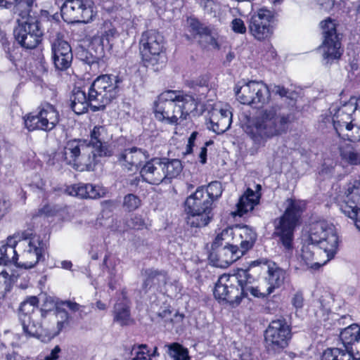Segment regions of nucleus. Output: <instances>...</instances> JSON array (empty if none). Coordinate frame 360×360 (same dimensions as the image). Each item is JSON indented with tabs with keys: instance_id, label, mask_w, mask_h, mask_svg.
<instances>
[{
	"instance_id": "20e7f679",
	"label": "nucleus",
	"mask_w": 360,
	"mask_h": 360,
	"mask_svg": "<svg viewBox=\"0 0 360 360\" xmlns=\"http://www.w3.org/2000/svg\"><path fill=\"white\" fill-rule=\"evenodd\" d=\"M193 96L180 91L168 90L160 94L154 103L155 118L163 123L177 125L197 110Z\"/></svg>"
},
{
	"instance_id": "bb28decb",
	"label": "nucleus",
	"mask_w": 360,
	"mask_h": 360,
	"mask_svg": "<svg viewBox=\"0 0 360 360\" xmlns=\"http://www.w3.org/2000/svg\"><path fill=\"white\" fill-rule=\"evenodd\" d=\"M66 193L81 199H96L104 196L106 191L103 187L91 184H77L66 188Z\"/></svg>"
},
{
	"instance_id": "5fc2aeb1",
	"label": "nucleus",
	"mask_w": 360,
	"mask_h": 360,
	"mask_svg": "<svg viewBox=\"0 0 360 360\" xmlns=\"http://www.w3.org/2000/svg\"><path fill=\"white\" fill-rule=\"evenodd\" d=\"M231 27L234 32L239 34H245L246 32V27L243 20L240 18H235L231 22Z\"/></svg>"
},
{
	"instance_id": "dca6fc26",
	"label": "nucleus",
	"mask_w": 360,
	"mask_h": 360,
	"mask_svg": "<svg viewBox=\"0 0 360 360\" xmlns=\"http://www.w3.org/2000/svg\"><path fill=\"white\" fill-rule=\"evenodd\" d=\"M237 99L245 105L256 107L267 103L270 99L268 86L262 82L250 81L236 91Z\"/></svg>"
},
{
	"instance_id": "a211bd4d",
	"label": "nucleus",
	"mask_w": 360,
	"mask_h": 360,
	"mask_svg": "<svg viewBox=\"0 0 360 360\" xmlns=\"http://www.w3.org/2000/svg\"><path fill=\"white\" fill-rule=\"evenodd\" d=\"M274 13L264 8L259 9L251 15L249 21V30L251 34L257 40L262 41L269 38L273 34L271 21Z\"/></svg>"
},
{
	"instance_id": "b1692460",
	"label": "nucleus",
	"mask_w": 360,
	"mask_h": 360,
	"mask_svg": "<svg viewBox=\"0 0 360 360\" xmlns=\"http://www.w3.org/2000/svg\"><path fill=\"white\" fill-rule=\"evenodd\" d=\"M234 244L239 247L243 254L250 250L257 240L255 231L247 225H237L231 229Z\"/></svg>"
},
{
	"instance_id": "0eeeda50",
	"label": "nucleus",
	"mask_w": 360,
	"mask_h": 360,
	"mask_svg": "<svg viewBox=\"0 0 360 360\" xmlns=\"http://www.w3.org/2000/svg\"><path fill=\"white\" fill-rule=\"evenodd\" d=\"M34 7L25 16L18 15L17 25L13 30L14 38L18 44L25 49H34L41 41L44 30L40 18L32 13Z\"/></svg>"
},
{
	"instance_id": "c9c22d12",
	"label": "nucleus",
	"mask_w": 360,
	"mask_h": 360,
	"mask_svg": "<svg viewBox=\"0 0 360 360\" xmlns=\"http://www.w3.org/2000/svg\"><path fill=\"white\" fill-rule=\"evenodd\" d=\"M321 360H360L353 351L349 352L342 348H328L322 355Z\"/></svg>"
},
{
	"instance_id": "a19ab883",
	"label": "nucleus",
	"mask_w": 360,
	"mask_h": 360,
	"mask_svg": "<svg viewBox=\"0 0 360 360\" xmlns=\"http://www.w3.org/2000/svg\"><path fill=\"white\" fill-rule=\"evenodd\" d=\"M189 27L191 31L200 37H204L206 34L210 33V29L212 26H207L201 23L198 20L195 18H191L189 20Z\"/></svg>"
},
{
	"instance_id": "f3484780",
	"label": "nucleus",
	"mask_w": 360,
	"mask_h": 360,
	"mask_svg": "<svg viewBox=\"0 0 360 360\" xmlns=\"http://www.w3.org/2000/svg\"><path fill=\"white\" fill-rule=\"evenodd\" d=\"M112 135L109 134L105 126H95L90 131V140L87 145L90 146L91 153L98 162V158L111 157L114 153L113 146L109 143Z\"/></svg>"
},
{
	"instance_id": "09e8293b",
	"label": "nucleus",
	"mask_w": 360,
	"mask_h": 360,
	"mask_svg": "<svg viewBox=\"0 0 360 360\" xmlns=\"http://www.w3.org/2000/svg\"><path fill=\"white\" fill-rule=\"evenodd\" d=\"M204 37L206 38L207 42L214 49H219L220 45L218 42L219 34L217 30L214 27L210 29V33L206 34Z\"/></svg>"
},
{
	"instance_id": "79ce46f5",
	"label": "nucleus",
	"mask_w": 360,
	"mask_h": 360,
	"mask_svg": "<svg viewBox=\"0 0 360 360\" xmlns=\"http://www.w3.org/2000/svg\"><path fill=\"white\" fill-rule=\"evenodd\" d=\"M217 116H213L211 119L212 130L218 134H223L230 128L232 122L226 118L224 120L219 117L217 120Z\"/></svg>"
},
{
	"instance_id": "680f3d73",
	"label": "nucleus",
	"mask_w": 360,
	"mask_h": 360,
	"mask_svg": "<svg viewBox=\"0 0 360 360\" xmlns=\"http://www.w3.org/2000/svg\"><path fill=\"white\" fill-rule=\"evenodd\" d=\"M102 207L103 210L112 212L118 207V202L114 200H105L102 202Z\"/></svg>"
},
{
	"instance_id": "473e14b6",
	"label": "nucleus",
	"mask_w": 360,
	"mask_h": 360,
	"mask_svg": "<svg viewBox=\"0 0 360 360\" xmlns=\"http://www.w3.org/2000/svg\"><path fill=\"white\" fill-rule=\"evenodd\" d=\"M71 108L77 115H81L88 110L91 107L89 99V89L88 90V96L84 91L80 89H75L70 98Z\"/></svg>"
},
{
	"instance_id": "e433bc0d",
	"label": "nucleus",
	"mask_w": 360,
	"mask_h": 360,
	"mask_svg": "<svg viewBox=\"0 0 360 360\" xmlns=\"http://www.w3.org/2000/svg\"><path fill=\"white\" fill-rule=\"evenodd\" d=\"M342 160L349 165H360V148L347 144L340 148Z\"/></svg>"
},
{
	"instance_id": "423d86ee",
	"label": "nucleus",
	"mask_w": 360,
	"mask_h": 360,
	"mask_svg": "<svg viewBox=\"0 0 360 360\" xmlns=\"http://www.w3.org/2000/svg\"><path fill=\"white\" fill-rule=\"evenodd\" d=\"M121 78L114 75L98 76L89 87V99L93 111L103 110L115 99L120 91Z\"/></svg>"
},
{
	"instance_id": "39448f33",
	"label": "nucleus",
	"mask_w": 360,
	"mask_h": 360,
	"mask_svg": "<svg viewBox=\"0 0 360 360\" xmlns=\"http://www.w3.org/2000/svg\"><path fill=\"white\" fill-rule=\"evenodd\" d=\"M285 205L283 214L274 220V235L278 238V242L285 250L291 251L293 248L295 229L299 224L306 204L302 200L288 198Z\"/></svg>"
},
{
	"instance_id": "9b49d317",
	"label": "nucleus",
	"mask_w": 360,
	"mask_h": 360,
	"mask_svg": "<svg viewBox=\"0 0 360 360\" xmlns=\"http://www.w3.org/2000/svg\"><path fill=\"white\" fill-rule=\"evenodd\" d=\"M264 346L269 353H279L288 346L292 338L291 326L285 319L272 320L264 333Z\"/></svg>"
},
{
	"instance_id": "0e129e2a",
	"label": "nucleus",
	"mask_w": 360,
	"mask_h": 360,
	"mask_svg": "<svg viewBox=\"0 0 360 360\" xmlns=\"http://www.w3.org/2000/svg\"><path fill=\"white\" fill-rule=\"evenodd\" d=\"M219 117L225 120L226 118L229 120L230 122H232V113L228 109H221L219 111Z\"/></svg>"
},
{
	"instance_id": "f8f14e48",
	"label": "nucleus",
	"mask_w": 360,
	"mask_h": 360,
	"mask_svg": "<svg viewBox=\"0 0 360 360\" xmlns=\"http://www.w3.org/2000/svg\"><path fill=\"white\" fill-rule=\"evenodd\" d=\"M64 161L77 167H84L88 170L93 169L97 164L96 158L91 153L90 146L86 139H72L68 141L62 153Z\"/></svg>"
},
{
	"instance_id": "37998d69",
	"label": "nucleus",
	"mask_w": 360,
	"mask_h": 360,
	"mask_svg": "<svg viewBox=\"0 0 360 360\" xmlns=\"http://www.w3.org/2000/svg\"><path fill=\"white\" fill-rule=\"evenodd\" d=\"M141 205V200L139 196L129 193L124 197L123 207L128 212L134 211Z\"/></svg>"
},
{
	"instance_id": "3c124183",
	"label": "nucleus",
	"mask_w": 360,
	"mask_h": 360,
	"mask_svg": "<svg viewBox=\"0 0 360 360\" xmlns=\"http://www.w3.org/2000/svg\"><path fill=\"white\" fill-rule=\"evenodd\" d=\"M0 41L2 43V45L4 46L6 57L11 62H14V56L11 53V47L10 46V44L8 42L5 32L1 29H0Z\"/></svg>"
},
{
	"instance_id": "6ab92c4d",
	"label": "nucleus",
	"mask_w": 360,
	"mask_h": 360,
	"mask_svg": "<svg viewBox=\"0 0 360 360\" xmlns=\"http://www.w3.org/2000/svg\"><path fill=\"white\" fill-rule=\"evenodd\" d=\"M340 209L354 220L355 226L360 231V181H354L352 186H349L343 201L340 203Z\"/></svg>"
},
{
	"instance_id": "de8ad7c7",
	"label": "nucleus",
	"mask_w": 360,
	"mask_h": 360,
	"mask_svg": "<svg viewBox=\"0 0 360 360\" xmlns=\"http://www.w3.org/2000/svg\"><path fill=\"white\" fill-rule=\"evenodd\" d=\"M38 304V299L33 296L29 297L27 300L23 301L19 307L18 310L25 311L26 313L34 312L35 307Z\"/></svg>"
},
{
	"instance_id": "6e6d98bb",
	"label": "nucleus",
	"mask_w": 360,
	"mask_h": 360,
	"mask_svg": "<svg viewBox=\"0 0 360 360\" xmlns=\"http://www.w3.org/2000/svg\"><path fill=\"white\" fill-rule=\"evenodd\" d=\"M272 92L276 95H278L281 98L286 97L290 98L291 93L290 91L281 85H274L271 89Z\"/></svg>"
},
{
	"instance_id": "49530a36",
	"label": "nucleus",
	"mask_w": 360,
	"mask_h": 360,
	"mask_svg": "<svg viewBox=\"0 0 360 360\" xmlns=\"http://www.w3.org/2000/svg\"><path fill=\"white\" fill-rule=\"evenodd\" d=\"M234 360H255L248 347L236 348L233 351Z\"/></svg>"
},
{
	"instance_id": "ea45409f",
	"label": "nucleus",
	"mask_w": 360,
	"mask_h": 360,
	"mask_svg": "<svg viewBox=\"0 0 360 360\" xmlns=\"http://www.w3.org/2000/svg\"><path fill=\"white\" fill-rule=\"evenodd\" d=\"M198 188L204 195H207V198L212 200V203L221 196L223 191L221 184L219 181L211 182L206 188L203 187Z\"/></svg>"
},
{
	"instance_id": "a18cd8bd",
	"label": "nucleus",
	"mask_w": 360,
	"mask_h": 360,
	"mask_svg": "<svg viewBox=\"0 0 360 360\" xmlns=\"http://www.w3.org/2000/svg\"><path fill=\"white\" fill-rule=\"evenodd\" d=\"M345 129L347 131L346 136L350 141L356 142L360 141V126L351 122L347 124Z\"/></svg>"
},
{
	"instance_id": "c85d7f7f",
	"label": "nucleus",
	"mask_w": 360,
	"mask_h": 360,
	"mask_svg": "<svg viewBox=\"0 0 360 360\" xmlns=\"http://www.w3.org/2000/svg\"><path fill=\"white\" fill-rule=\"evenodd\" d=\"M142 275L146 277L142 284V290L146 293L152 287L165 285L169 278L165 271L154 269L142 270Z\"/></svg>"
},
{
	"instance_id": "cd10ccee",
	"label": "nucleus",
	"mask_w": 360,
	"mask_h": 360,
	"mask_svg": "<svg viewBox=\"0 0 360 360\" xmlns=\"http://www.w3.org/2000/svg\"><path fill=\"white\" fill-rule=\"evenodd\" d=\"M129 305L130 302L127 297L126 292L123 290L121 297H119L114 306V321L120 326H127L131 322Z\"/></svg>"
},
{
	"instance_id": "72a5a7b5",
	"label": "nucleus",
	"mask_w": 360,
	"mask_h": 360,
	"mask_svg": "<svg viewBox=\"0 0 360 360\" xmlns=\"http://www.w3.org/2000/svg\"><path fill=\"white\" fill-rule=\"evenodd\" d=\"M35 312L26 313L18 310V319L22 325L23 332L29 336H35L38 334L39 324L36 322L34 318Z\"/></svg>"
},
{
	"instance_id": "8fccbe9b",
	"label": "nucleus",
	"mask_w": 360,
	"mask_h": 360,
	"mask_svg": "<svg viewBox=\"0 0 360 360\" xmlns=\"http://www.w3.org/2000/svg\"><path fill=\"white\" fill-rule=\"evenodd\" d=\"M231 236H232L231 229H226L223 230L220 233L217 234L212 244V252H214L216 249L222 245V240H225L227 237Z\"/></svg>"
},
{
	"instance_id": "4468645a",
	"label": "nucleus",
	"mask_w": 360,
	"mask_h": 360,
	"mask_svg": "<svg viewBox=\"0 0 360 360\" xmlns=\"http://www.w3.org/2000/svg\"><path fill=\"white\" fill-rule=\"evenodd\" d=\"M24 122L29 131H50L58 124L59 113L53 105L44 103L38 107L37 112L26 115Z\"/></svg>"
},
{
	"instance_id": "864d4df0",
	"label": "nucleus",
	"mask_w": 360,
	"mask_h": 360,
	"mask_svg": "<svg viewBox=\"0 0 360 360\" xmlns=\"http://www.w3.org/2000/svg\"><path fill=\"white\" fill-rule=\"evenodd\" d=\"M127 225L129 229L139 230L143 228L145 222L141 216L134 215L127 221Z\"/></svg>"
},
{
	"instance_id": "338daca9",
	"label": "nucleus",
	"mask_w": 360,
	"mask_h": 360,
	"mask_svg": "<svg viewBox=\"0 0 360 360\" xmlns=\"http://www.w3.org/2000/svg\"><path fill=\"white\" fill-rule=\"evenodd\" d=\"M89 254L91 255V258L94 260H96L100 257V253L97 250H94L93 248L89 251Z\"/></svg>"
},
{
	"instance_id": "69168bd1",
	"label": "nucleus",
	"mask_w": 360,
	"mask_h": 360,
	"mask_svg": "<svg viewBox=\"0 0 360 360\" xmlns=\"http://www.w3.org/2000/svg\"><path fill=\"white\" fill-rule=\"evenodd\" d=\"M109 273H110V274L111 276V278H110V280L108 282V286H109V288L112 290H113L115 289V285L113 283V281H112V277L115 276V271L113 269H112V270H109Z\"/></svg>"
},
{
	"instance_id": "13d9d810",
	"label": "nucleus",
	"mask_w": 360,
	"mask_h": 360,
	"mask_svg": "<svg viewBox=\"0 0 360 360\" xmlns=\"http://www.w3.org/2000/svg\"><path fill=\"white\" fill-rule=\"evenodd\" d=\"M319 6L320 9L325 11H330L334 6V0H314Z\"/></svg>"
},
{
	"instance_id": "f257e3e1",
	"label": "nucleus",
	"mask_w": 360,
	"mask_h": 360,
	"mask_svg": "<svg viewBox=\"0 0 360 360\" xmlns=\"http://www.w3.org/2000/svg\"><path fill=\"white\" fill-rule=\"evenodd\" d=\"M259 264V262L253 261L247 269H239L233 275H221L214 289L215 298L226 300L233 307L239 305L243 298L250 300V295L255 298H266L270 295L267 288L252 285L260 276V271L256 269Z\"/></svg>"
},
{
	"instance_id": "4c0bfd02",
	"label": "nucleus",
	"mask_w": 360,
	"mask_h": 360,
	"mask_svg": "<svg viewBox=\"0 0 360 360\" xmlns=\"http://www.w3.org/2000/svg\"><path fill=\"white\" fill-rule=\"evenodd\" d=\"M56 318L57 321V330L55 335H58L63 329L70 326L72 316L62 306L57 305L56 308Z\"/></svg>"
},
{
	"instance_id": "c03bdc74",
	"label": "nucleus",
	"mask_w": 360,
	"mask_h": 360,
	"mask_svg": "<svg viewBox=\"0 0 360 360\" xmlns=\"http://www.w3.org/2000/svg\"><path fill=\"white\" fill-rule=\"evenodd\" d=\"M117 35V32L114 27H109L105 30L101 36V44L102 46H111V42Z\"/></svg>"
},
{
	"instance_id": "a878e982",
	"label": "nucleus",
	"mask_w": 360,
	"mask_h": 360,
	"mask_svg": "<svg viewBox=\"0 0 360 360\" xmlns=\"http://www.w3.org/2000/svg\"><path fill=\"white\" fill-rule=\"evenodd\" d=\"M21 233H18L7 238L6 241L0 243V264L7 265L13 263L18 266V255L15 250V246H19L21 238Z\"/></svg>"
},
{
	"instance_id": "2eb2a0df",
	"label": "nucleus",
	"mask_w": 360,
	"mask_h": 360,
	"mask_svg": "<svg viewBox=\"0 0 360 360\" xmlns=\"http://www.w3.org/2000/svg\"><path fill=\"white\" fill-rule=\"evenodd\" d=\"M94 7L92 0H66L61 7L62 17L69 22L87 23L94 17Z\"/></svg>"
},
{
	"instance_id": "58836bf2",
	"label": "nucleus",
	"mask_w": 360,
	"mask_h": 360,
	"mask_svg": "<svg viewBox=\"0 0 360 360\" xmlns=\"http://www.w3.org/2000/svg\"><path fill=\"white\" fill-rule=\"evenodd\" d=\"M165 347L167 348V352L173 360H190L188 350L180 344L174 342L165 345Z\"/></svg>"
},
{
	"instance_id": "7c9ffc66",
	"label": "nucleus",
	"mask_w": 360,
	"mask_h": 360,
	"mask_svg": "<svg viewBox=\"0 0 360 360\" xmlns=\"http://www.w3.org/2000/svg\"><path fill=\"white\" fill-rule=\"evenodd\" d=\"M259 199V195L257 192L248 188L245 193L239 198L234 214L242 217L249 211H252L254 207L258 204Z\"/></svg>"
},
{
	"instance_id": "412c9836",
	"label": "nucleus",
	"mask_w": 360,
	"mask_h": 360,
	"mask_svg": "<svg viewBox=\"0 0 360 360\" xmlns=\"http://www.w3.org/2000/svg\"><path fill=\"white\" fill-rule=\"evenodd\" d=\"M259 264L256 267L260 274L262 271L267 272L266 280L269 286L267 288L268 292L271 294L276 288L281 287L285 280L286 272L279 267L276 263L267 259H259Z\"/></svg>"
},
{
	"instance_id": "f704fd0d",
	"label": "nucleus",
	"mask_w": 360,
	"mask_h": 360,
	"mask_svg": "<svg viewBox=\"0 0 360 360\" xmlns=\"http://www.w3.org/2000/svg\"><path fill=\"white\" fill-rule=\"evenodd\" d=\"M161 160L162 170L165 175V183H170L172 179L176 178L182 172L181 162L178 159L162 158Z\"/></svg>"
},
{
	"instance_id": "2f4dec72",
	"label": "nucleus",
	"mask_w": 360,
	"mask_h": 360,
	"mask_svg": "<svg viewBox=\"0 0 360 360\" xmlns=\"http://www.w3.org/2000/svg\"><path fill=\"white\" fill-rule=\"evenodd\" d=\"M342 340L343 349L345 351H353V345L360 343V326L358 324H352L349 326L343 329L340 335Z\"/></svg>"
},
{
	"instance_id": "1a4fd4ad",
	"label": "nucleus",
	"mask_w": 360,
	"mask_h": 360,
	"mask_svg": "<svg viewBox=\"0 0 360 360\" xmlns=\"http://www.w3.org/2000/svg\"><path fill=\"white\" fill-rule=\"evenodd\" d=\"M164 37L155 30L143 32L139 40V51L146 66L164 65L167 61Z\"/></svg>"
},
{
	"instance_id": "9d476101",
	"label": "nucleus",
	"mask_w": 360,
	"mask_h": 360,
	"mask_svg": "<svg viewBox=\"0 0 360 360\" xmlns=\"http://www.w3.org/2000/svg\"><path fill=\"white\" fill-rule=\"evenodd\" d=\"M20 237L19 249L22 252L18 266L31 269L37 264L44 262L46 247L41 238L35 235L31 229L22 231Z\"/></svg>"
},
{
	"instance_id": "6e6552de",
	"label": "nucleus",
	"mask_w": 360,
	"mask_h": 360,
	"mask_svg": "<svg viewBox=\"0 0 360 360\" xmlns=\"http://www.w3.org/2000/svg\"><path fill=\"white\" fill-rule=\"evenodd\" d=\"M212 200L199 188L185 201L186 221L191 227L207 226L213 217Z\"/></svg>"
},
{
	"instance_id": "c756f323",
	"label": "nucleus",
	"mask_w": 360,
	"mask_h": 360,
	"mask_svg": "<svg viewBox=\"0 0 360 360\" xmlns=\"http://www.w3.org/2000/svg\"><path fill=\"white\" fill-rule=\"evenodd\" d=\"M34 6L35 0H0V8L9 10L13 15L25 16Z\"/></svg>"
},
{
	"instance_id": "e2e57ef3",
	"label": "nucleus",
	"mask_w": 360,
	"mask_h": 360,
	"mask_svg": "<svg viewBox=\"0 0 360 360\" xmlns=\"http://www.w3.org/2000/svg\"><path fill=\"white\" fill-rule=\"evenodd\" d=\"M208 144H209L208 143H206L205 146L200 148V152L199 153L200 162L202 165L205 164L206 161H207V146Z\"/></svg>"
},
{
	"instance_id": "f03ea898",
	"label": "nucleus",
	"mask_w": 360,
	"mask_h": 360,
	"mask_svg": "<svg viewBox=\"0 0 360 360\" xmlns=\"http://www.w3.org/2000/svg\"><path fill=\"white\" fill-rule=\"evenodd\" d=\"M311 243L302 245L298 259L306 269H319L337 252L339 239L335 227L326 221H317L309 231Z\"/></svg>"
},
{
	"instance_id": "ddd939ff",
	"label": "nucleus",
	"mask_w": 360,
	"mask_h": 360,
	"mask_svg": "<svg viewBox=\"0 0 360 360\" xmlns=\"http://www.w3.org/2000/svg\"><path fill=\"white\" fill-rule=\"evenodd\" d=\"M322 29L323 42L319 46L322 52L324 65L331 64L335 60H338L342 53L341 43L339 34L337 33V24L335 20L328 18L321 22Z\"/></svg>"
},
{
	"instance_id": "bf43d9fd",
	"label": "nucleus",
	"mask_w": 360,
	"mask_h": 360,
	"mask_svg": "<svg viewBox=\"0 0 360 360\" xmlns=\"http://www.w3.org/2000/svg\"><path fill=\"white\" fill-rule=\"evenodd\" d=\"M60 305L61 306H67L73 312L82 311V308L83 307L75 302H72L70 300L64 301V302H61Z\"/></svg>"
},
{
	"instance_id": "4be33fe9",
	"label": "nucleus",
	"mask_w": 360,
	"mask_h": 360,
	"mask_svg": "<svg viewBox=\"0 0 360 360\" xmlns=\"http://www.w3.org/2000/svg\"><path fill=\"white\" fill-rule=\"evenodd\" d=\"M148 158V152L136 147L124 149L117 156L119 163L131 172L137 170Z\"/></svg>"
},
{
	"instance_id": "5701e85b",
	"label": "nucleus",
	"mask_w": 360,
	"mask_h": 360,
	"mask_svg": "<svg viewBox=\"0 0 360 360\" xmlns=\"http://www.w3.org/2000/svg\"><path fill=\"white\" fill-rule=\"evenodd\" d=\"M243 255L238 245L232 244L219 248L216 253L214 251L211 252L209 258L214 262V266L225 268L236 262Z\"/></svg>"
},
{
	"instance_id": "603ef678",
	"label": "nucleus",
	"mask_w": 360,
	"mask_h": 360,
	"mask_svg": "<svg viewBox=\"0 0 360 360\" xmlns=\"http://www.w3.org/2000/svg\"><path fill=\"white\" fill-rule=\"evenodd\" d=\"M205 13L212 14L216 13V3L214 0H196Z\"/></svg>"
},
{
	"instance_id": "7ed1b4c3",
	"label": "nucleus",
	"mask_w": 360,
	"mask_h": 360,
	"mask_svg": "<svg viewBox=\"0 0 360 360\" xmlns=\"http://www.w3.org/2000/svg\"><path fill=\"white\" fill-rule=\"evenodd\" d=\"M293 115L280 105L262 108L248 122L245 131L257 146H264L268 140L287 133Z\"/></svg>"
},
{
	"instance_id": "052dcab7",
	"label": "nucleus",
	"mask_w": 360,
	"mask_h": 360,
	"mask_svg": "<svg viewBox=\"0 0 360 360\" xmlns=\"http://www.w3.org/2000/svg\"><path fill=\"white\" fill-rule=\"evenodd\" d=\"M132 352H134L136 354V356L133 358V360L151 359L149 356V350H147V352L143 350L138 351L134 346L132 349Z\"/></svg>"
},
{
	"instance_id": "aec40b11",
	"label": "nucleus",
	"mask_w": 360,
	"mask_h": 360,
	"mask_svg": "<svg viewBox=\"0 0 360 360\" xmlns=\"http://www.w3.org/2000/svg\"><path fill=\"white\" fill-rule=\"evenodd\" d=\"M52 60L56 69L65 70L71 65L73 56L70 45L60 34H56L51 41Z\"/></svg>"
},
{
	"instance_id": "4d7b16f0",
	"label": "nucleus",
	"mask_w": 360,
	"mask_h": 360,
	"mask_svg": "<svg viewBox=\"0 0 360 360\" xmlns=\"http://www.w3.org/2000/svg\"><path fill=\"white\" fill-rule=\"evenodd\" d=\"M291 303L297 309L302 308L304 304V297L302 293L301 292H297L292 297Z\"/></svg>"
},
{
	"instance_id": "393cba45",
	"label": "nucleus",
	"mask_w": 360,
	"mask_h": 360,
	"mask_svg": "<svg viewBox=\"0 0 360 360\" xmlns=\"http://www.w3.org/2000/svg\"><path fill=\"white\" fill-rule=\"evenodd\" d=\"M143 180L152 185L165 183V175L162 167L161 158H153L146 162L140 170Z\"/></svg>"
},
{
	"instance_id": "774afa93",
	"label": "nucleus",
	"mask_w": 360,
	"mask_h": 360,
	"mask_svg": "<svg viewBox=\"0 0 360 360\" xmlns=\"http://www.w3.org/2000/svg\"><path fill=\"white\" fill-rule=\"evenodd\" d=\"M197 136H198L197 131L192 132L190 137L188 138V144H190V145H192L194 146L195 141L196 139Z\"/></svg>"
}]
</instances>
